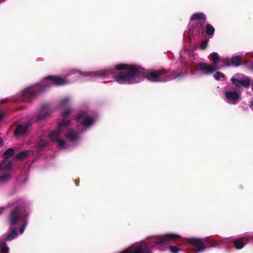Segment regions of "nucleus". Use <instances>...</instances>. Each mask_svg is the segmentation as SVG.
<instances>
[{"instance_id":"1","label":"nucleus","mask_w":253,"mask_h":253,"mask_svg":"<svg viewBox=\"0 0 253 253\" xmlns=\"http://www.w3.org/2000/svg\"><path fill=\"white\" fill-rule=\"evenodd\" d=\"M115 69L120 71L117 75L111 69H106L98 72L85 73L84 76L92 77H106L113 75L115 80L119 84H134L139 82L141 77L154 82H166L170 79V70L160 69L145 71L144 68L137 65H128L121 63L115 66Z\"/></svg>"},{"instance_id":"29","label":"nucleus","mask_w":253,"mask_h":253,"mask_svg":"<svg viewBox=\"0 0 253 253\" xmlns=\"http://www.w3.org/2000/svg\"><path fill=\"white\" fill-rule=\"evenodd\" d=\"M2 112H0V120L3 118V114L2 113Z\"/></svg>"},{"instance_id":"4","label":"nucleus","mask_w":253,"mask_h":253,"mask_svg":"<svg viewBox=\"0 0 253 253\" xmlns=\"http://www.w3.org/2000/svg\"><path fill=\"white\" fill-rule=\"evenodd\" d=\"M16 206V208L10 214L9 221L11 232L5 237L6 241H11L17 236L16 230L19 229V234H22L27 225V221L25 219L23 207L19 201L9 202L8 207Z\"/></svg>"},{"instance_id":"30","label":"nucleus","mask_w":253,"mask_h":253,"mask_svg":"<svg viewBox=\"0 0 253 253\" xmlns=\"http://www.w3.org/2000/svg\"><path fill=\"white\" fill-rule=\"evenodd\" d=\"M2 142L3 139L2 138H0V147L2 146Z\"/></svg>"},{"instance_id":"25","label":"nucleus","mask_w":253,"mask_h":253,"mask_svg":"<svg viewBox=\"0 0 253 253\" xmlns=\"http://www.w3.org/2000/svg\"><path fill=\"white\" fill-rule=\"evenodd\" d=\"M220 61L222 62L225 66H229L231 65V61L229 60L228 58L225 59H220Z\"/></svg>"},{"instance_id":"3","label":"nucleus","mask_w":253,"mask_h":253,"mask_svg":"<svg viewBox=\"0 0 253 253\" xmlns=\"http://www.w3.org/2000/svg\"><path fill=\"white\" fill-rule=\"evenodd\" d=\"M179 237L174 234L155 236L147 241L135 243L119 253H151L156 245L163 246Z\"/></svg>"},{"instance_id":"22","label":"nucleus","mask_w":253,"mask_h":253,"mask_svg":"<svg viewBox=\"0 0 253 253\" xmlns=\"http://www.w3.org/2000/svg\"><path fill=\"white\" fill-rule=\"evenodd\" d=\"M169 250L172 253H178L182 250L181 248H179L174 246H169Z\"/></svg>"},{"instance_id":"19","label":"nucleus","mask_w":253,"mask_h":253,"mask_svg":"<svg viewBox=\"0 0 253 253\" xmlns=\"http://www.w3.org/2000/svg\"><path fill=\"white\" fill-rule=\"evenodd\" d=\"M9 248L6 244L3 242H0V253H8Z\"/></svg>"},{"instance_id":"18","label":"nucleus","mask_w":253,"mask_h":253,"mask_svg":"<svg viewBox=\"0 0 253 253\" xmlns=\"http://www.w3.org/2000/svg\"><path fill=\"white\" fill-rule=\"evenodd\" d=\"M215 32L214 28L210 24H207L206 26V34L209 36L212 37Z\"/></svg>"},{"instance_id":"33","label":"nucleus","mask_w":253,"mask_h":253,"mask_svg":"<svg viewBox=\"0 0 253 253\" xmlns=\"http://www.w3.org/2000/svg\"><path fill=\"white\" fill-rule=\"evenodd\" d=\"M252 106L253 107V100L252 102Z\"/></svg>"},{"instance_id":"6","label":"nucleus","mask_w":253,"mask_h":253,"mask_svg":"<svg viewBox=\"0 0 253 253\" xmlns=\"http://www.w3.org/2000/svg\"><path fill=\"white\" fill-rule=\"evenodd\" d=\"M186 240L189 244L197 248L196 250H192V251L196 252V253L203 252L208 248L215 247L224 243H228L232 242H234V245L236 249H241L245 246V244L242 240H236L235 241H233V239L232 238L224 239L222 241L213 244H211L207 239L191 238H187Z\"/></svg>"},{"instance_id":"2","label":"nucleus","mask_w":253,"mask_h":253,"mask_svg":"<svg viewBox=\"0 0 253 253\" xmlns=\"http://www.w3.org/2000/svg\"><path fill=\"white\" fill-rule=\"evenodd\" d=\"M45 81L39 84H35L25 88L21 93L20 98L24 102H29L37 96L46 90L51 85L60 86L68 83L67 80L60 76L49 75L44 78Z\"/></svg>"},{"instance_id":"28","label":"nucleus","mask_w":253,"mask_h":253,"mask_svg":"<svg viewBox=\"0 0 253 253\" xmlns=\"http://www.w3.org/2000/svg\"><path fill=\"white\" fill-rule=\"evenodd\" d=\"M48 108V105L47 104H44L42 106V111H43V110H46Z\"/></svg>"},{"instance_id":"13","label":"nucleus","mask_w":253,"mask_h":253,"mask_svg":"<svg viewBox=\"0 0 253 253\" xmlns=\"http://www.w3.org/2000/svg\"><path fill=\"white\" fill-rule=\"evenodd\" d=\"M31 124L32 123L30 122H28L26 123L18 125L15 130L14 135L17 136L23 134L26 132Z\"/></svg>"},{"instance_id":"35","label":"nucleus","mask_w":253,"mask_h":253,"mask_svg":"<svg viewBox=\"0 0 253 253\" xmlns=\"http://www.w3.org/2000/svg\"><path fill=\"white\" fill-rule=\"evenodd\" d=\"M252 68L253 69V64H252Z\"/></svg>"},{"instance_id":"5","label":"nucleus","mask_w":253,"mask_h":253,"mask_svg":"<svg viewBox=\"0 0 253 253\" xmlns=\"http://www.w3.org/2000/svg\"><path fill=\"white\" fill-rule=\"evenodd\" d=\"M71 122L67 120H62L58 124L57 130L51 131L49 134L51 139L56 142L58 146L61 149H67V145L63 139L60 137L63 133L65 134L66 137L71 141H75L79 138V135L70 127Z\"/></svg>"},{"instance_id":"20","label":"nucleus","mask_w":253,"mask_h":253,"mask_svg":"<svg viewBox=\"0 0 253 253\" xmlns=\"http://www.w3.org/2000/svg\"><path fill=\"white\" fill-rule=\"evenodd\" d=\"M11 175L9 173H5L0 176V182H5L10 179Z\"/></svg>"},{"instance_id":"14","label":"nucleus","mask_w":253,"mask_h":253,"mask_svg":"<svg viewBox=\"0 0 253 253\" xmlns=\"http://www.w3.org/2000/svg\"><path fill=\"white\" fill-rule=\"evenodd\" d=\"M60 106L65 108L64 111H72L73 109L71 105V99L69 97H65L62 99L59 103Z\"/></svg>"},{"instance_id":"7","label":"nucleus","mask_w":253,"mask_h":253,"mask_svg":"<svg viewBox=\"0 0 253 253\" xmlns=\"http://www.w3.org/2000/svg\"><path fill=\"white\" fill-rule=\"evenodd\" d=\"M210 57L211 59V64L201 62L199 63L197 65L198 70L202 72L206 75L211 74L219 69L217 66L220 60L218 53L213 52L210 54Z\"/></svg>"},{"instance_id":"9","label":"nucleus","mask_w":253,"mask_h":253,"mask_svg":"<svg viewBox=\"0 0 253 253\" xmlns=\"http://www.w3.org/2000/svg\"><path fill=\"white\" fill-rule=\"evenodd\" d=\"M205 23V21L196 22L192 25L189 26L188 30L189 36L200 34L201 31L203 30Z\"/></svg>"},{"instance_id":"8","label":"nucleus","mask_w":253,"mask_h":253,"mask_svg":"<svg viewBox=\"0 0 253 253\" xmlns=\"http://www.w3.org/2000/svg\"><path fill=\"white\" fill-rule=\"evenodd\" d=\"M96 120V118L89 115L88 112H81L77 118V122L86 128L92 126Z\"/></svg>"},{"instance_id":"27","label":"nucleus","mask_w":253,"mask_h":253,"mask_svg":"<svg viewBox=\"0 0 253 253\" xmlns=\"http://www.w3.org/2000/svg\"><path fill=\"white\" fill-rule=\"evenodd\" d=\"M4 103L5 101L3 100H0V111H2V110L4 109V107L2 106Z\"/></svg>"},{"instance_id":"11","label":"nucleus","mask_w":253,"mask_h":253,"mask_svg":"<svg viewBox=\"0 0 253 253\" xmlns=\"http://www.w3.org/2000/svg\"><path fill=\"white\" fill-rule=\"evenodd\" d=\"M231 81H232V84L236 87H240V85H242L244 87L247 88L249 87L251 81V79L248 78H246L242 80L232 78L231 79Z\"/></svg>"},{"instance_id":"21","label":"nucleus","mask_w":253,"mask_h":253,"mask_svg":"<svg viewBox=\"0 0 253 253\" xmlns=\"http://www.w3.org/2000/svg\"><path fill=\"white\" fill-rule=\"evenodd\" d=\"M28 152L26 151L22 152L16 155V158L18 160H21L25 158L27 155Z\"/></svg>"},{"instance_id":"32","label":"nucleus","mask_w":253,"mask_h":253,"mask_svg":"<svg viewBox=\"0 0 253 253\" xmlns=\"http://www.w3.org/2000/svg\"><path fill=\"white\" fill-rule=\"evenodd\" d=\"M5 0H0V3L1 2H2L3 1H4Z\"/></svg>"},{"instance_id":"34","label":"nucleus","mask_w":253,"mask_h":253,"mask_svg":"<svg viewBox=\"0 0 253 253\" xmlns=\"http://www.w3.org/2000/svg\"><path fill=\"white\" fill-rule=\"evenodd\" d=\"M25 109V108H23V107L20 108V109Z\"/></svg>"},{"instance_id":"15","label":"nucleus","mask_w":253,"mask_h":253,"mask_svg":"<svg viewBox=\"0 0 253 253\" xmlns=\"http://www.w3.org/2000/svg\"><path fill=\"white\" fill-rule=\"evenodd\" d=\"M206 16L202 12L194 13L190 17L191 21H196V22H206Z\"/></svg>"},{"instance_id":"16","label":"nucleus","mask_w":253,"mask_h":253,"mask_svg":"<svg viewBox=\"0 0 253 253\" xmlns=\"http://www.w3.org/2000/svg\"><path fill=\"white\" fill-rule=\"evenodd\" d=\"M225 96L228 100L236 101L239 99V95L235 91H228L226 92Z\"/></svg>"},{"instance_id":"23","label":"nucleus","mask_w":253,"mask_h":253,"mask_svg":"<svg viewBox=\"0 0 253 253\" xmlns=\"http://www.w3.org/2000/svg\"><path fill=\"white\" fill-rule=\"evenodd\" d=\"M47 145V142L45 140H42L38 144V147L42 148Z\"/></svg>"},{"instance_id":"24","label":"nucleus","mask_w":253,"mask_h":253,"mask_svg":"<svg viewBox=\"0 0 253 253\" xmlns=\"http://www.w3.org/2000/svg\"><path fill=\"white\" fill-rule=\"evenodd\" d=\"M224 76L225 75L220 72H216V73L214 75V77L216 80H219L220 78H224Z\"/></svg>"},{"instance_id":"12","label":"nucleus","mask_w":253,"mask_h":253,"mask_svg":"<svg viewBox=\"0 0 253 253\" xmlns=\"http://www.w3.org/2000/svg\"><path fill=\"white\" fill-rule=\"evenodd\" d=\"M14 151L13 149L9 148L6 150L3 154L4 161L2 164L4 165V163H7L3 168L5 170L10 169H11V164L8 160L14 154Z\"/></svg>"},{"instance_id":"31","label":"nucleus","mask_w":253,"mask_h":253,"mask_svg":"<svg viewBox=\"0 0 253 253\" xmlns=\"http://www.w3.org/2000/svg\"><path fill=\"white\" fill-rule=\"evenodd\" d=\"M3 208L2 207H0V214L3 212Z\"/></svg>"},{"instance_id":"26","label":"nucleus","mask_w":253,"mask_h":253,"mask_svg":"<svg viewBox=\"0 0 253 253\" xmlns=\"http://www.w3.org/2000/svg\"><path fill=\"white\" fill-rule=\"evenodd\" d=\"M208 42L207 41H202L200 44L201 49H202L203 50L205 49L208 46Z\"/></svg>"},{"instance_id":"10","label":"nucleus","mask_w":253,"mask_h":253,"mask_svg":"<svg viewBox=\"0 0 253 253\" xmlns=\"http://www.w3.org/2000/svg\"><path fill=\"white\" fill-rule=\"evenodd\" d=\"M189 73V66L187 63H185L180 71L178 70L174 71L170 70V79L172 80L176 79L177 78H183Z\"/></svg>"},{"instance_id":"17","label":"nucleus","mask_w":253,"mask_h":253,"mask_svg":"<svg viewBox=\"0 0 253 253\" xmlns=\"http://www.w3.org/2000/svg\"><path fill=\"white\" fill-rule=\"evenodd\" d=\"M242 58L240 56H235L232 57L231 59V64L235 66L238 67L241 65Z\"/></svg>"}]
</instances>
